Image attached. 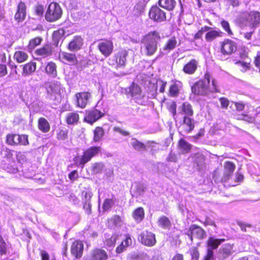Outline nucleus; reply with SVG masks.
Masks as SVG:
<instances>
[{
	"mask_svg": "<svg viewBox=\"0 0 260 260\" xmlns=\"http://www.w3.org/2000/svg\"><path fill=\"white\" fill-rule=\"evenodd\" d=\"M192 92L195 94L208 96L210 93L218 92L217 82L212 79L210 84V76L205 74L204 78L196 82L191 87Z\"/></svg>",
	"mask_w": 260,
	"mask_h": 260,
	"instance_id": "f257e3e1",
	"label": "nucleus"
},
{
	"mask_svg": "<svg viewBox=\"0 0 260 260\" xmlns=\"http://www.w3.org/2000/svg\"><path fill=\"white\" fill-rule=\"evenodd\" d=\"M159 40V35L156 31L151 32L144 37L141 48L146 55L152 56L156 52Z\"/></svg>",
	"mask_w": 260,
	"mask_h": 260,
	"instance_id": "f03ea898",
	"label": "nucleus"
},
{
	"mask_svg": "<svg viewBox=\"0 0 260 260\" xmlns=\"http://www.w3.org/2000/svg\"><path fill=\"white\" fill-rule=\"evenodd\" d=\"M237 20L243 26L255 28L260 23V12L257 11L243 12L237 17Z\"/></svg>",
	"mask_w": 260,
	"mask_h": 260,
	"instance_id": "7ed1b4c3",
	"label": "nucleus"
},
{
	"mask_svg": "<svg viewBox=\"0 0 260 260\" xmlns=\"http://www.w3.org/2000/svg\"><path fill=\"white\" fill-rule=\"evenodd\" d=\"M101 148L100 146H91L83 151V155L75 158L76 163L79 165H84L90 161L92 157L96 156L101 152Z\"/></svg>",
	"mask_w": 260,
	"mask_h": 260,
	"instance_id": "20e7f679",
	"label": "nucleus"
},
{
	"mask_svg": "<svg viewBox=\"0 0 260 260\" xmlns=\"http://www.w3.org/2000/svg\"><path fill=\"white\" fill-rule=\"evenodd\" d=\"M62 13L60 6L56 3H52L48 7L45 14V19L49 22L55 21L60 18Z\"/></svg>",
	"mask_w": 260,
	"mask_h": 260,
	"instance_id": "39448f33",
	"label": "nucleus"
},
{
	"mask_svg": "<svg viewBox=\"0 0 260 260\" xmlns=\"http://www.w3.org/2000/svg\"><path fill=\"white\" fill-rule=\"evenodd\" d=\"M44 86L46 89V98L50 100H55L56 96H60V84L57 81L46 82Z\"/></svg>",
	"mask_w": 260,
	"mask_h": 260,
	"instance_id": "423d86ee",
	"label": "nucleus"
},
{
	"mask_svg": "<svg viewBox=\"0 0 260 260\" xmlns=\"http://www.w3.org/2000/svg\"><path fill=\"white\" fill-rule=\"evenodd\" d=\"M184 234L188 236L191 242L193 238L202 240L206 237L205 231L196 224H191L188 229H185Z\"/></svg>",
	"mask_w": 260,
	"mask_h": 260,
	"instance_id": "0eeeda50",
	"label": "nucleus"
},
{
	"mask_svg": "<svg viewBox=\"0 0 260 260\" xmlns=\"http://www.w3.org/2000/svg\"><path fill=\"white\" fill-rule=\"evenodd\" d=\"M148 15L151 20L157 23H161L166 20V12L156 5L151 7Z\"/></svg>",
	"mask_w": 260,
	"mask_h": 260,
	"instance_id": "6e6552de",
	"label": "nucleus"
},
{
	"mask_svg": "<svg viewBox=\"0 0 260 260\" xmlns=\"http://www.w3.org/2000/svg\"><path fill=\"white\" fill-rule=\"evenodd\" d=\"M224 241V239H215L213 237H209L207 242V246L209 248L207 250V253L204 258L212 260L213 258L214 255L213 250L216 249L218 246Z\"/></svg>",
	"mask_w": 260,
	"mask_h": 260,
	"instance_id": "1a4fd4ad",
	"label": "nucleus"
},
{
	"mask_svg": "<svg viewBox=\"0 0 260 260\" xmlns=\"http://www.w3.org/2000/svg\"><path fill=\"white\" fill-rule=\"evenodd\" d=\"M138 239L142 244L148 247L154 246L156 242L155 235L147 231L141 233Z\"/></svg>",
	"mask_w": 260,
	"mask_h": 260,
	"instance_id": "9d476101",
	"label": "nucleus"
},
{
	"mask_svg": "<svg viewBox=\"0 0 260 260\" xmlns=\"http://www.w3.org/2000/svg\"><path fill=\"white\" fill-rule=\"evenodd\" d=\"M237 50L236 43L229 39H225L221 43L220 51L224 55H230Z\"/></svg>",
	"mask_w": 260,
	"mask_h": 260,
	"instance_id": "9b49d317",
	"label": "nucleus"
},
{
	"mask_svg": "<svg viewBox=\"0 0 260 260\" xmlns=\"http://www.w3.org/2000/svg\"><path fill=\"white\" fill-rule=\"evenodd\" d=\"M233 252V244H224L217 251L216 257L219 260H224L232 255Z\"/></svg>",
	"mask_w": 260,
	"mask_h": 260,
	"instance_id": "f8f14e48",
	"label": "nucleus"
},
{
	"mask_svg": "<svg viewBox=\"0 0 260 260\" xmlns=\"http://www.w3.org/2000/svg\"><path fill=\"white\" fill-rule=\"evenodd\" d=\"M98 47L103 55L108 57L113 52V44L111 41L104 40L99 43Z\"/></svg>",
	"mask_w": 260,
	"mask_h": 260,
	"instance_id": "ddd939ff",
	"label": "nucleus"
},
{
	"mask_svg": "<svg viewBox=\"0 0 260 260\" xmlns=\"http://www.w3.org/2000/svg\"><path fill=\"white\" fill-rule=\"evenodd\" d=\"M91 97V93L89 92L77 93L76 94L77 106L81 108H85Z\"/></svg>",
	"mask_w": 260,
	"mask_h": 260,
	"instance_id": "4468645a",
	"label": "nucleus"
},
{
	"mask_svg": "<svg viewBox=\"0 0 260 260\" xmlns=\"http://www.w3.org/2000/svg\"><path fill=\"white\" fill-rule=\"evenodd\" d=\"M128 52L125 50L118 51L114 55L117 68H124L126 64Z\"/></svg>",
	"mask_w": 260,
	"mask_h": 260,
	"instance_id": "2eb2a0df",
	"label": "nucleus"
},
{
	"mask_svg": "<svg viewBox=\"0 0 260 260\" xmlns=\"http://www.w3.org/2000/svg\"><path fill=\"white\" fill-rule=\"evenodd\" d=\"M84 245L81 241L73 242L71 248L72 254L76 258H80L83 254Z\"/></svg>",
	"mask_w": 260,
	"mask_h": 260,
	"instance_id": "dca6fc26",
	"label": "nucleus"
},
{
	"mask_svg": "<svg viewBox=\"0 0 260 260\" xmlns=\"http://www.w3.org/2000/svg\"><path fill=\"white\" fill-rule=\"evenodd\" d=\"M92 196V193L91 191H83L82 192L83 208L88 214H90L91 211L90 200Z\"/></svg>",
	"mask_w": 260,
	"mask_h": 260,
	"instance_id": "f3484780",
	"label": "nucleus"
},
{
	"mask_svg": "<svg viewBox=\"0 0 260 260\" xmlns=\"http://www.w3.org/2000/svg\"><path fill=\"white\" fill-rule=\"evenodd\" d=\"M104 115V113L96 109H93L88 112L85 117L86 122L92 124Z\"/></svg>",
	"mask_w": 260,
	"mask_h": 260,
	"instance_id": "a211bd4d",
	"label": "nucleus"
},
{
	"mask_svg": "<svg viewBox=\"0 0 260 260\" xmlns=\"http://www.w3.org/2000/svg\"><path fill=\"white\" fill-rule=\"evenodd\" d=\"M108 255L103 249L97 248L94 249L87 260H107Z\"/></svg>",
	"mask_w": 260,
	"mask_h": 260,
	"instance_id": "6ab92c4d",
	"label": "nucleus"
},
{
	"mask_svg": "<svg viewBox=\"0 0 260 260\" xmlns=\"http://www.w3.org/2000/svg\"><path fill=\"white\" fill-rule=\"evenodd\" d=\"M194 120L189 116H184L183 123L181 125L183 132L186 134L190 133L194 127Z\"/></svg>",
	"mask_w": 260,
	"mask_h": 260,
	"instance_id": "aec40b11",
	"label": "nucleus"
},
{
	"mask_svg": "<svg viewBox=\"0 0 260 260\" xmlns=\"http://www.w3.org/2000/svg\"><path fill=\"white\" fill-rule=\"evenodd\" d=\"M83 44V39L80 36H75L68 45V49L72 51L80 50Z\"/></svg>",
	"mask_w": 260,
	"mask_h": 260,
	"instance_id": "412c9836",
	"label": "nucleus"
},
{
	"mask_svg": "<svg viewBox=\"0 0 260 260\" xmlns=\"http://www.w3.org/2000/svg\"><path fill=\"white\" fill-rule=\"evenodd\" d=\"M26 7L25 3L20 2L17 7V11L15 15V19L18 21H23L26 16Z\"/></svg>",
	"mask_w": 260,
	"mask_h": 260,
	"instance_id": "4be33fe9",
	"label": "nucleus"
},
{
	"mask_svg": "<svg viewBox=\"0 0 260 260\" xmlns=\"http://www.w3.org/2000/svg\"><path fill=\"white\" fill-rule=\"evenodd\" d=\"M198 64V61L192 59L184 66L183 71L186 74H193L197 70Z\"/></svg>",
	"mask_w": 260,
	"mask_h": 260,
	"instance_id": "5701e85b",
	"label": "nucleus"
},
{
	"mask_svg": "<svg viewBox=\"0 0 260 260\" xmlns=\"http://www.w3.org/2000/svg\"><path fill=\"white\" fill-rule=\"evenodd\" d=\"M182 83L179 81H175L173 82L170 87L169 94L171 96H177L179 93V91L182 88Z\"/></svg>",
	"mask_w": 260,
	"mask_h": 260,
	"instance_id": "b1692460",
	"label": "nucleus"
},
{
	"mask_svg": "<svg viewBox=\"0 0 260 260\" xmlns=\"http://www.w3.org/2000/svg\"><path fill=\"white\" fill-rule=\"evenodd\" d=\"M158 4L159 7L171 11L174 10L176 2L175 0H159Z\"/></svg>",
	"mask_w": 260,
	"mask_h": 260,
	"instance_id": "393cba45",
	"label": "nucleus"
},
{
	"mask_svg": "<svg viewBox=\"0 0 260 260\" xmlns=\"http://www.w3.org/2000/svg\"><path fill=\"white\" fill-rule=\"evenodd\" d=\"M132 243V239L129 235H125V239L122 241L121 244L116 249V252L117 253H121L126 250V248Z\"/></svg>",
	"mask_w": 260,
	"mask_h": 260,
	"instance_id": "a878e982",
	"label": "nucleus"
},
{
	"mask_svg": "<svg viewBox=\"0 0 260 260\" xmlns=\"http://www.w3.org/2000/svg\"><path fill=\"white\" fill-rule=\"evenodd\" d=\"M52 53V48L49 45H46L43 47L36 50V53L38 55L43 57H47L51 55Z\"/></svg>",
	"mask_w": 260,
	"mask_h": 260,
	"instance_id": "bb28decb",
	"label": "nucleus"
},
{
	"mask_svg": "<svg viewBox=\"0 0 260 260\" xmlns=\"http://www.w3.org/2000/svg\"><path fill=\"white\" fill-rule=\"evenodd\" d=\"M50 124L46 119L40 118L38 120V128L43 133H47L50 130Z\"/></svg>",
	"mask_w": 260,
	"mask_h": 260,
	"instance_id": "cd10ccee",
	"label": "nucleus"
},
{
	"mask_svg": "<svg viewBox=\"0 0 260 260\" xmlns=\"http://www.w3.org/2000/svg\"><path fill=\"white\" fill-rule=\"evenodd\" d=\"M131 145L136 151H143L146 150V145L135 138H132L131 140Z\"/></svg>",
	"mask_w": 260,
	"mask_h": 260,
	"instance_id": "c85d7f7f",
	"label": "nucleus"
},
{
	"mask_svg": "<svg viewBox=\"0 0 260 260\" xmlns=\"http://www.w3.org/2000/svg\"><path fill=\"white\" fill-rule=\"evenodd\" d=\"M133 217L137 223H140L144 218V210L142 207L137 208L133 213Z\"/></svg>",
	"mask_w": 260,
	"mask_h": 260,
	"instance_id": "c756f323",
	"label": "nucleus"
},
{
	"mask_svg": "<svg viewBox=\"0 0 260 260\" xmlns=\"http://www.w3.org/2000/svg\"><path fill=\"white\" fill-rule=\"evenodd\" d=\"M148 99L149 97L142 92L133 99L136 103L142 106L146 105L148 102Z\"/></svg>",
	"mask_w": 260,
	"mask_h": 260,
	"instance_id": "7c9ffc66",
	"label": "nucleus"
},
{
	"mask_svg": "<svg viewBox=\"0 0 260 260\" xmlns=\"http://www.w3.org/2000/svg\"><path fill=\"white\" fill-rule=\"evenodd\" d=\"M28 57V54L23 51H16L14 55V58L18 63L26 61Z\"/></svg>",
	"mask_w": 260,
	"mask_h": 260,
	"instance_id": "2f4dec72",
	"label": "nucleus"
},
{
	"mask_svg": "<svg viewBox=\"0 0 260 260\" xmlns=\"http://www.w3.org/2000/svg\"><path fill=\"white\" fill-rule=\"evenodd\" d=\"M45 71L46 73L51 77H55L57 75L56 64L52 61L47 63Z\"/></svg>",
	"mask_w": 260,
	"mask_h": 260,
	"instance_id": "473e14b6",
	"label": "nucleus"
},
{
	"mask_svg": "<svg viewBox=\"0 0 260 260\" xmlns=\"http://www.w3.org/2000/svg\"><path fill=\"white\" fill-rule=\"evenodd\" d=\"M64 30L63 29H60L58 30L57 31H55L53 33V41L54 42V44L56 46H58V43L60 40L61 41V44L60 47L61 46V44L63 41V35L64 34Z\"/></svg>",
	"mask_w": 260,
	"mask_h": 260,
	"instance_id": "72a5a7b5",
	"label": "nucleus"
},
{
	"mask_svg": "<svg viewBox=\"0 0 260 260\" xmlns=\"http://www.w3.org/2000/svg\"><path fill=\"white\" fill-rule=\"evenodd\" d=\"M36 69V63L34 62H29L25 64L23 68V74L29 75L34 72Z\"/></svg>",
	"mask_w": 260,
	"mask_h": 260,
	"instance_id": "f704fd0d",
	"label": "nucleus"
},
{
	"mask_svg": "<svg viewBox=\"0 0 260 260\" xmlns=\"http://www.w3.org/2000/svg\"><path fill=\"white\" fill-rule=\"evenodd\" d=\"M79 119L78 113L71 112L68 114L66 117V122L68 124H77Z\"/></svg>",
	"mask_w": 260,
	"mask_h": 260,
	"instance_id": "c9c22d12",
	"label": "nucleus"
},
{
	"mask_svg": "<svg viewBox=\"0 0 260 260\" xmlns=\"http://www.w3.org/2000/svg\"><path fill=\"white\" fill-rule=\"evenodd\" d=\"M177 40L175 37H171L167 42L166 45L164 47V50L167 52L174 49L177 45Z\"/></svg>",
	"mask_w": 260,
	"mask_h": 260,
	"instance_id": "e433bc0d",
	"label": "nucleus"
},
{
	"mask_svg": "<svg viewBox=\"0 0 260 260\" xmlns=\"http://www.w3.org/2000/svg\"><path fill=\"white\" fill-rule=\"evenodd\" d=\"M18 138V134H8L6 137V143L10 145L17 146Z\"/></svg>",
	"mask_w": 260,
	"mask_h": 260,
	"instance_id": "4c0bfd02",
	"label": "nucleus"
},
{
	"mask_svg": "<svg viewBox=\"0 0 260 260\" xmlns=\"http://www.w3.org/2000/svg\"><path fill=\"white\" fill-rule=\"evenodd\" d=\"M128 89V93L131 95L133 99L142 92L140 87L135 83H133Z\"/></svg>",
	"mask_w": 260,
	"mask_h": 260,
	"instance_id": "58836bf2",
	"label": "nucleus"
},
{
	"mask_svg": "<svg viewBox=\"0 0 260 260\" xmlns=\"http://www.w3.org/2000/svg\"><path fill=\"white\" fill-rule=\"evenodd\" d=\"M221 31L213 30H210L206 35L205 39L207 42H211L213 41L215 38L221 36Z\"/></svg>",
	"mask_w": 260,
	"mask_h": 260,
	"instance_id": "ea45409f",
	"label": "nucleus"
},
{
	"mask_svg": "<svg viewBox=\"0 0 260 260\" xmlns=\"http://www.w3.org/2000/svg\"><path fill=\"white\" fill-rule=\"evenodd\" d=\"M179 146L182 153L188 152L191 148V145L183 139L180 140Z\"/></svg>",
	"mask_w": 260,
	"mask_h": 260,
	"instance_id": "a19ab883",
	"label": "nucleus"
},
{
	"mask_svg": "<svg viewBox=\"0 0 260 260\" xmlns=\"http://www.w3.org/2000/svg\"><path fill=\"white\" fill-rule=\"evenodd\" d=\"M93 141L95 142L100 141L104 135L103 129L101 127H96L93 132Z\"/></svg>",
	"mask_w": 260,
	"mask_h": 260,
	"instance_id": "79ce46f5",
	"label": "nucleus"
},
{
	"mask_svg": "<svg viewBox=\"0 0 260 260\" xmlns=\"http://www.w3.org/2000/svg\"><path fill=\"white\" fill-rule=\"evenodd\" d=\"M182 112L185 115L184 116L191 117L193 115V111L192 106L188 103H184L182 105Z\"/></svg>",
	"mask_w": 260,
	"mask_h": 260,
	"instance_id": "37998d69",
	"label": "nucleus"
},
{
	"mask_svg": "<svg viewBox=\"0 0 260 260\" xmlns=\"http://www.w3.org/2000/svg\"><path fill=\"white\" fill-rule=\"evenodd\" d=\"M158 225L161 228L164 229H167L170 226L171 222L167 217L162 216L158 219Z\"/></svg>",
	"mask_w": 260,
	"mask_h": 260,
	"instance_id": "c03bdc74",
	"label": "nucleus"
},
{
	"mask_svg": "<svg viewBox=\"0 0 260 260\" xmlns=\"http://www.w3.org/2000/svg\"><path fill=\"white\" fill-rule=\"evenodd\" d=\"M109 223L113 226H120L122 224L121 217L118 215H114L109 220Z\"/></svg>",
	"mask_w": 260,
	"mask_h": 260,
	"instance_id": "a18cd8bd",
	"label": "nucleus"
},
{
	"mask_svg": "<svg viewBox=\"0 0 260 260\" xmlns=\"http://www.w3.org/2000/svg\"><path fill=\"white\" fill-rule=\"evenodd\" d=\"M118 236L116 235H113L110 237H107L105 241V244L108 247H112L115 246Z\"/></svg>",
	"mask_w": 260,
	"mask_h": 260,
	"instance_id": "49530a36",
	"label": "nucleus"
},
{
	"mask_svg": "<svg viewBox=\"0 0 260 260\" xmlns=\"http://www.w3.org/2000/svg\"><path fill=\"white\" fill-rule=\"evenodd\" d=\"M114 204V202L112 199H106L105 200L102 208L104 211H108L111 209Z\"/></svg>",
	"mask_w": 260,
	"mask_h": 260,
	"instance_id": "de8ad7c7",
	"label": "nucleus"
},
{
	"mask_svg": "<svg viewBox=\"0 0 260 260\" xmlns=\"http://www.w3.org/2000/svg\"><path fill=\"white\" fill-rule=\"evenodd\" d=\"M18 140L17 145L27 146L29 144L28 136L26 135H18Z\"/></svg>",
	"mask_w": 260,
	"mask_h": 260,
	"instance_id": "09e8293b",
	"label": "nucleus"
},
{
	"mask_svg": "<svg viewBox=\"0 0 260 260\" xmlns=\"http://www.w3.org/2000/svg\"><path fill=\"white\" fill-rule=\"evenodd\" d=\"M144 5L142 2L138 3L134 7V12L135 15H139L143 12L144 10Z\"/></svg>",
	"mask_w": 260,
	"mask_h": 260,
	"instance_id": "8fccbe9b",
	"label": "nucleus"
},
{
	"mask_svg": "<svg viewBox=\"0 0 260 260\" xmlns=\"http://www.w3.org/2000/svg\"><path fill=\"white\" fill-rule=\"evenodd\" d=\"M42 41V39L40 37H37L33 39H31L29 43L28 48L30 49H32L37 46L39 45L41 41Z\"/></svg>",
	"mask_w": 260,
	"mask_h": 260,
	"instance_id": "3c124183",
	"label": "nucleus"
},
{
	"mask_svg": "<svg viewBox=\"0 0 260 260\" xmlns=\"http://www.w3.org/2000/svg\"><path fill=\"white\" fill-rule=\"evenodd\" d=\"M104 165L102 162H96L92 165V171L94 174L101 173Z\"/></svg>",
	"mask_w": 260,
	"mask_h": 260,
	"instance_id": "603ef678",
	"label": "nucleus"
},
{
	"mask_svg": "<svg viewBox=\"0 0 260 260\" xmlns=\"http://www.w3.org/2000/svg\"><path fill=\"white\" fill-rule=\"evenodd\" d=\"M7 245L0 234V254L3 255L7 253Z\"/></svg>",
	"mask_w": 260,
	"mask_h": 260,
	"instance_id": "864d4df0",
	"label": "nucleus"
},
{
	"mask_svg": "<svg viewBox=\"0 0 260 260\" xmlns=\"http://www.w3.org/2000/svg\"><path fill=\"white\" fill-rule=\"evenodd\" d=\"M221 25L223 29L226 32L229 36H232L233 35V32L231 29L230 24L227 21L222 20L221 21Z\"/></svg>",
	"mask_w": 260,
	"mask_h": 260,
	"instance_id": "5fc2aeb1",
	"label": "nucleus"
},
{
	"mask_svg": "<svg viewBox=\"0 0 260 260\" xmlns=\"http://www.w3.org/2000/svg\"><path fill=\"white\" fill-rule=\"evenodd\" d=\"M132 189L133 192H136V196L141 195L144 191V187L140 184L133 185Z\"/></svg>",
	"mask_w": 260,
	"mask_h": 260,
	"instance_id": "6e6d98bb",
	"label": "nucleus"
},
{
	"mask_svg": "<svg viewBox=\"0 0 260 260\" xmlns=\"http://www.w3.org/2000/svg\"><path fill=\"white\" fill-rule=\"evenodd\" d=\"M235 169V165L230 162L226 161L224 164V171L227 172L233 173Z\"/></svg>",
	"mask_w": 260,
	"mask_h": 260,
	"instance_id": "4d7b16f0",
	"label": "nucleus"
},
{
	"mask_svg": "<svg viewBox=\"0 0 260 260\" xmlns=\"http://www.w3.org/2000/svg\"><path fill=\"white\" fill-rule=\"evenodd\" d=\"M195 162L197 164L198 170H201L204 167V159L203 157H197L195 159Z\"/></svg>",
	"mask_w": 260,
	"mask_h": 260,
	"instance_id": "13d9d810",
	"label": "nucleus"
},
{
	"mask_svg": "<svg viewBox=\"0 0 260 260\" xmlns=\"http://www.w3.org/2000/svg\"><path fill=\"white\" fill-rule=\"evenodd\" d=\"M41 105L40 102L36 101L32 103L29 107V108L33 110L35 112H38L41 109Z\"/></svg>",
	"mask_w": 260,
	"mask_h": 260,
	"instance_id": "bf43d9fd",
	"label": "nucleus"
},
{
	"mask_svg": "<svg viewBox=\"0 0 260 260\" xmlns=\"http://www.w3.org/2000/svg\"><path fill=\"white\" fill-rule=\"evenodd\" d=\"M190 254L192 260H198L199 257V252L196 247H193L190 250Z\"/></svg>",
	"mask_w": 260,
	"mask_h": 260,
	"instance_id": "052dcab7",
	"label": "nucleus"
},
{
	"mask_svg": "<svg viewBox=\"0 0 260 260\" xmlns=\"http://www.w3.org/2000/svg\"><path fill=\"white\" fill-rule=\"evenodd\" d=\"M66 60L72 64H75L77 62V58L75 54L66 53Z\"/></svg>",
	"mask_w": 260,
	"mask_h": 260,
	"instance_id": "680f3d73",
	"label": "nucleus"
},
{
	"mask_svg": "<svg viewBox=\"0 0 260 260\" xmlns=\"http://www.w3.org/2000/svg\"><path fill=\"white\" fill-rule=\"evenodd\" d=\"M203 223L205 226L211 225L216 228V225L214 221L209 217H206L205 221Z\"/></svg>",
	"mask_w": 260,
	"mask_h": 260,
	"instance_id": "e2e57ef3",
	"label": "nucleus"
},
{
	"mask_svg": "<svg viewBox=\"0 0 260 260\" xmlns=\"http://www.w3.org/2000/svg\"><path fill=\"white\" fill-rule=\"evenodd\" d=\"M44 8L42 5H38L35 8V13L39 17L43 16L44 14Z\"/></svg>",
	"mask_w": 260,
	"mask_h": 260,
	"instance_id": "0e129e2a",
	"label": "nucleus"
},
{
	"mask_svg": "<svg viewBox=\"0 0 260 260\" xmlns=\"http://www.w3.org/2000/svg\"><path fill=\"white\" fill-rule=\"evenodd\" d=\"M7 73L8 71L6 65L0 64V77H4Z\"/></svg>",
	"mask_w": 260,
	"mask_h": 260,
	"instance_id": "69168bd1",
	"label": "nucleus"
},
{
	"mask_svg": "<svg viewBox=\"0 0 260 260\" xmlns=\"http://www.w3.org/2000/svg\"><path fill=\"white\" fill-rule=\"evenodd\" d=\"M70 214H71L72 216H70L69 215H68V221L71 223L74 222V224H75L79 219L78 215L76 213Z\"/></svg>",
	"mask_w": 260,
	"mask_h": 260,
	"instance_id": "338daca9",
	"label": "nucleus"
},
{
	"mask_svg": "<svg viewBox=\"0 0 260 260\" xmlns=\"http://www.w3.org/2000/svg\"><path fill=\"white\" fill-rule=\"evenodd\" d=\"M167 160L169 162H176L177 160L176 155L172 152H170L167 158Z\"/></svg>",
	"mask_w": 260,
	"mask_h": 260,
	"instance_id": "774afa93",
	"label": "nucleus"
}]
</instances>
